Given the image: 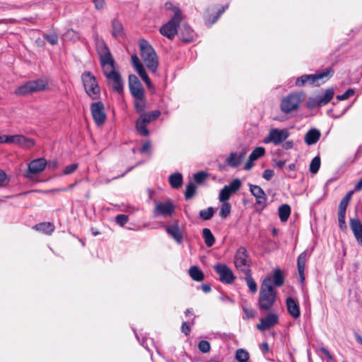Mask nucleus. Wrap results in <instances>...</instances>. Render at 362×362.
<instances>
[{"label": "nucleus", "instance_id": "nucleus-11", "mask_svg": "<svg viewBox=\"0 0 362 362\" xmlns=\"http://www.w3.org/2000/svg\"><path fill=\"white\" fill-rule=\"evenodd\" d=\"M47 165V160L43 158H37L33 160L28 166V170L24 174L26 178L32 179L35 175L44 170Z\"/></svg>", "mask_w": 362, "mask_h": 362}, {"label": "nucleus", "instance_id": "nucleus-13", "mask_svg": "<svg viewBox=\"0 0 362 362\" xmlns=\"http://www.w3.org/2000/svg\"><path fill=\"white\" fill-rule=\"evenodd\" d=\"M214 271L219 275V280L227 284H232L235 276L231 269L225 264H217L214 267Z\"/></svg>", "mask_w": 362, "mask_h": 362}, {"label": "nucleus", "instance_id": "nucleus-15", "mask_svg": "<svg viewBox=\"0 0 362 362\" xmlns=\"http://www.w3.org/2000/svg\"><path fill=\"white\" fill-rule=\"evenodd\" d=\"M250 192L255 197V204L260 206L262 209L267 206V197L263 189L257 185H249Z\"/></svg>", "mask_w": 362, "mask_h": 362}, {"label": "nucleus", "instance_id": "nucleus-37", "mask_svg": "<svg viewBox=\"0 0 362 362\" xmlns=\"http://www.w3.org/2000/svg\"><path fill=\"white\" fill-rule=\"evenodd\" d=\"M284 282V276L280 269H275L273 274L274 285L278 287L281 286Z\"/></svg>", "mask_w": 362, "mask_h": 362}, {"label": "nucleus", "instance_id": "nucleus-22", "mask_svg": "<svg viewBox=\"0 0 362 362\" xmlns=\"http://www.w3.org/2000/svg\"><path fill=\"white\" fill-rule=\"evenodd\" d=\"M308 254L306 251H303L301 252L297 259V267H298V272L299 275V279L301 283H303L305 280V264L308 259Z\"/></svg>", "mask_w": 362, "mask_h": 362}, {"label": "nucleus", "instance_id": "nucleus-38", "mask_svg": "<svg viewBox=\"0 0 362 362\" xmlns=\"http://www.w3.org/2000/svg\"><path fill=\"white\" fill-rule=\"evenodd\" d=\"M334 93L333 89H327L323 95H318L320 98V103H321L322 106L329 103L333 98Z\"/></svg>", "mask_w": 362, "mask_h": 362}, {"label": "nucleus", "instance_id": "nucleus-64", "mask_svg": "<svg viewBox=\"0 0 362 362\" xmlns=\"http://www.w3.org/2000/svg\"><path fill=\"white\" fill-rule=\"evenodd\" d=\"M142 80L146 83V84L147 85L148 87H151V80L149 78V77L148 76L147 74L145 73L144 75H142L141 76H140Z\"/></svg>", "mask_w": 362, "mask_h": 362}, {"label": "nucleus", "instance_id": "nucleus-41", "mask_svg": "<svg viewBox=\"0 0 362 362\" xmlns=\"http://www.w3.org/2000/svg\"><path fill=\"white\" fill-rule=\"evenodd\" d=\"M235 358L238 362H247L249 359V353L243 349L236 351Z\"/></svg>", "mask_w": 362, "mask_h": 362}, {"label": "nucleus", "instance_id": "nucleus-7", "mask_svg": "<svg viewBox=\"0 0 362 362\" xmlns=\"http://www.w3.org/2000/svg\"><path fill=\"white\" fill-rule=\"evenodd\" d=\"M182 21V14L179 9L175 11L173 17L160 28V33L168 39H173L177 33Z\"/></svg>", "mask_w": 362, "mask_h": 362}, {"label": "nucleus", "instance_id": "nucleus-62", "mask_svg": "<svg viewBox=\"0 0 362 362\" xmlns=\"http://www.w3.org/2000/svg\"><path fill=\"white\" fill-rule=\"evenodd\" d=\"M132 63L134 68L142 65V64L141 63V62L139 60V57L136 54H133L132 56Z\"/></svg>", "mask_w": 362, "mask_h": 362}, {"label": "nucleus", "instance_id": "nucleus-14", "mask_svg": "<svg viewBox=\"0 0 362 362\" xmlns=\"http://www.w3.org/2000/svg\"><path fill=\"white\" fill-rule=\"evenodd\" d=\"M103 72L107 79L113 82V90L118 93H122L123 91V81L120 74L115 70V67Z\"/></svg>", "mask_w": 362, "mask_h": 362}, {"label": "nucleus", "instance_id": "nucleus-54", "mask_svg": "<svg viewBox=\"0 0 362 362\" xmlns=\"http://www.w3.org/2000/svg\"><path fill=\"white\" fill-rule=\"evenodd\" d=\"M345 218H346V214L338 213L339 226L341 230L346 229V224Z\"/></svg>", "mask_w": 362, "mask_h": 362}, {"label": "nucleus", "instance_id": "nucleus-27", "mask_svg": "<svg viewBox=\"0 0 362 362\" xmlns=\"http://www.w3.org/2000/svg\"><path fill=\"white\" fill-rule=\"evenodd\" d=\"M134 106L135 111L138 114H141L145 112L146 108V100L145 94L134 97Z\"/></svg>", "mask_w": 362, "mask_h": 362}, {"label": "nucleus", "instance_id": "nucleus-32", "mask_svg": "<svg viewBox=\"0 0 362 362\" xmlns=\"http://www.w3.org/2000/svg\"><path fill=\"white\" fill-rule=\"evenodd\" d=\"M182 182L183 177L180 173H173L169 177L170 185L173 189H179L182 185Z\"/></svg>", "mask_w": 362, "mask_h": 362}, {"label": "nucleus", "instance_id": "nucleus-63", "mask_svg": "<svg viewBox=\"0 0 362 362\" xmlns=\"http://www.w3.org/2000/svg\"><path fill=\"white\" fill-rule=\"evenodd\" d=\"M150 148H151V142L146 141L142 145L140 151H141V153H147L148 151V150L150 149Z\"/></svg>", "mask_w": 362, "mask_h": 362}, {"label": "nucleus", "instance_id": "nucleus-16", "mask_svg": "<svg viewBox=\"0 0 362 362\" xmlns=\"http://www.w3.org/2000/svg\"><path fill=\"white\" fill-rule=\"evenodd\" d=\"M332 72V68H327L324 71L317 73L315 74H306L305 75V78L307 80V84L312 85L314 86H318L320 85V81H322V83H324V79H328L330 76L331 73Z\"/></svg>", "mask_w": 362, "mask_h": 362}, {"label": "nucleus", "instance_id": "nucleus-61", "mask_svg": "<svg viewBox=\"0 0 362 362\" xmlns=\"http://www.w3.org/2000/svg\"><path fill=\"white\" fill-rule=\"evenodd\" d=\"M182 332L186 335L188 336L190 333V327L187 322H183L182 324Z\"/></svg>", "mask_w": 362, "mask_h": 362}, {"label": "nucleus", "instance_id": "nucleus-31", "mask_svg": "<svg viewBox=\"0 0 362 362\" xmlns=\"http://www.w3.org/2000/svg\"><path fill=\"white\" fill-rule=\"evenodd\" d=\"M160 110H153L148 112H144L143 113L139 115V118L143 120L142 122H145L147 124L150 122L158 119L160 115Z\"/></svg>", "mask_w": 362, "mask_h": 362}, {"label": "nucleus", "instance_id": "nucleus-35", "mask_svg": "<svg viewBox=\"0 0 362 362\" xmlns=\"http://www.w3.org/2000/svg\"><path fill=\"white\" fill-rule=\"evenodd\" d=\"M189 274L191 278L197 281H201L204 279V275L202 270L198 267L192 266L189 268Z\"/></svg>", "mask_w": 362, "mask_h": 362}, {"label": "nucleus", "instance_id": "nucleus-40", "mask_svg": "<svg viewBox=\"0 0 362 362\" xmlns=\"http://www.w3.org/2000/svg\"><path fill=\"white\" fill-rule=\"evenodd\" d=\"M214 212L215 211H214V208L210 206L206 209L201 210L199 211V216L202 220L208 221V220H210L213 217Z\"/></svg>", "mask_w": 362, "mask_h": 362}, {"label": "nucleus", "instance_id": "nucleus-45", "mask_svg": "<svg viewBox=\"0 0 362 362\" xmlns=\"http://www.w3.org/2000/svg\"><path fill=\"white\" fill-rule=\"evenodd\" d=\"M229 191L233 194L235 193L241 187V182L239 179L232 180L228 185H226Z\"/></svg>", "mask_w": 362, "mask_h": 362}, {"label": "nucleus", "instance_id": "nucleus-39", "mask_svg": "<svg viewBox=\"0 0 362 362\" xmlns=\"http://www.w3.org/2000/svg\"><path fill=\"white\" fill-rule=\"evenodd\" d=\"M244 274H245V279L250 291L252 293H256L257 291V285L253 279L250 272Z\"/></svg>", "mask_w": 362, "mask_h": 362}, {"label": "nucleus", "instance_id": "nucleus-4", "mask_svg": "<svg viewBox=\"0 0 362 362\" xmlns=\"http://www.w3.org/2000/svg\"><path fill=\"white\" fill-rule=\"evenodd\" d=\"M48 83V80L42 78L28 81L24 84L18 86L14 90V94L17 96H23L36 92L44 91L47 89Z\"/></svg>", "mask_w": 362, "mask_h": 362}, {"label": "nucleus", "instance_id": "nucleus-26", "mask_svg": "<svg viewBox=\"0 0 362 362\" xmlns=\"http://www.w3.org/2000/svg\"><path fill=\"white\" fill-rule=\"evenodd\" d=\"M321 136L320 132L317 129H310L305 135V142L308 145H313L316 144Z\"/></svg>", "mask_w": 362, "mask_h": 362}, {"label": "nucleus", "instance_id": "nucleus-58", "mask_svg": "<svg viewBox=\"0 0 362 362\" xmlns=\"http://www.w3.org/2000/svg\"><path fill=\"white\" fill-rule=\"evenodd\" d=\"M97 10H102L105 6V0H92Z\"/></svg>", "mask_w": 362, "mask_h": 362}, {"label": "nucleus", "instance_id": "nucleus-42", "mask_svg": "<svg viewBox=\"0 0 362 362\" xmlns=\"http://www.w3.org/2000/svg\"><path fill=\"white\" fill-rule=\"evenodd\" d=\"M197 192V187L194 185V183L190 182L187 186H186V190L185 192V197L186 199H191Z\"/></svg>", "mask_w": 362, "mask_h": 362}, {"label": "nucleus", "instance_id": "nucleus-47", "mask_svg": "<svg viewBox=\"0 0 362 362\" xmlns=\"http://www.w3.org/2000/svg\"><path fill=\"white\" fill-rule=\"evenodd\" d=\"M307 106L310 109H313L316 107H322V105L320 103L319 96L310 98L307 102Z\"/></svg>", "mask_w": 362, "mask_h": 362}, {"label": "nucleus", "instance_id": "nucleus-28", "mask_svg": "<svg viewBox=\"0 0 362 362\" xmlns=\"http://www.w3.org/2000/svg\"><path fill=\"white\" fill-rule=\"evenodd\" d=\"M194 30L188 25H184L180 30V39L182 42H190L193 41Z\"/></svg>", "mask_w": 362, "mask_h": 362}, {"label": "nucleus", "instance_id": "nucleus-43", "mask_svg": "<svg viewBox=\"0 0 362 362\" xmlns=\"http://www.w3.org/2000/svg\"><path fill=\"white\" fill-rule=\"evenodd\" d=\"M231 206L228 202H223L219 215L222 218H226L230 213Z\"/></svg>", "mask_w": 362, "mask_h": 362}, {"label": "nucleus", "instance_id": "nucleus-5", "mask_svg": "<svg viewBox=\"0 0 362 362\" xmlns=\"http://www.w3.org/2000/svg\"><path fill=\"white\" fill-rule=\"evenodd\" d=\"M81 81L86 94L92 100H98L100 97V88L95 76L90 71H84L81 74Z\"/></svg>", "mask_w": 362, "mask_h": 362}, {"label": "nucleus", "instance_id": "nucleus-30", "mask_svg": "<svg viewBox=\"0 0 362 362\" xmlns=\"http://www.w3.org/2000/svg\"><path fill=\"white\" fill-rule=\"evenodd\" d=\"M112 35L116 38L124 35V28L122 23L117 18H114L112 21Z\"/></svg>", "mask_w": 362, "mask_h": 362}, {"label": "nucleus", "instance_id": "nucleus-18", "mask_svg": "<svg viewBox=\"0 0 362 362\" xmlns=\"http://www.w3.org/2000/svg\"><path fill=\"white\" fill-rule=\"evenodd\" d=\"M129 88L133 98L145 94L142 84L134 74L129 76Z\"/></svg>", "mask_w": 362, "mask_h": 362}, {"label": "nucleus", "instance_id": "nucleus-33", "mask_svg": "<svg viewBox=\"0 0 362 362\" xmlns=\"http://www.w3.org/2000/svg\"><path fill=\"white\" fill-rule=\"evenodd\" d=\"M278 212L281 221L285 222L290 216L291 207L287 204H282L279 207Z\"/></svg>", "mask_w": 362, "mask_h": 362}, {"label": "nucleus", "instance_id": "nucleus-59", "mask_svg": "<svg viewBox=\"0 0 362 362\" xmlns=\"http://www.w3.org/2000/svg\"><path fill=\"white\" fill-rule=\"evenodd\" d=\"M7 179V175L6 173L0 170V188L4 187L6 185V181Z\"/></svg>", "mask_w": 362, "mask_h": 362}, {"label": "nucleus", "instance_id": "nucleus-60", "mask_svg": "<svg viewBox=\"0 0 362 362\" xmlns=\"http://www.w3.org/2000/svg\"><path fill=\"white\" fill-rule=\"evenodd\" d=\"M307 78L308 77H305V75H303L300 77H298L296 79V85L297 86H300V87L305 86V84H307V80L305 79Z\"/></svg>", "mask_w": 362, "mask_h": 362}, {"label": "nucleus", "instance_id": "nucleus-56", "mask_svg": "<svg viewBox=\"0 0 362 362\" xmlns=\"http://www.w3.org/2000/svg\"><path fill=\"white\" fill-rule=\"evenodd\" d=\"M349 203V202L341 199L339 205L338 213L346 214Z\"/></svg>", "mask_w": 362, "mask_h": 362}, {"label": "nucleus", "instance_id": "nucleus-25", "mask_svg": "<svg viewBox=\"0 0 362 362\" xmlns=\"http://www.w3.org/2000/svg\"><path fill=\"white\" fill-rule=\"evenodd\" d=\"M165 229L167 233L170 235L176 242L178 243H182V234L179 226L177 223L170 226H165Z\"/></svg>", "mask_w": 362, "mask_h": 362}, {"label": "nucleus", "instance_id": "nucleus-34", "mask_svg": "<svg viewBox=\"0 0 362 362\" xmlns=\"http://www.w3.org/2000/svg\"><path fill=\"white\" fill-rule=\"evenodd\" d=\"M202 236L207 247H210L214 245L215 238L210 229L207 228H204L202 230Z\"/></svg>", "mask_w": 362, "mask_h": 362}, {"label": "nucleus", "instance_id": "nucleus-55", "mask_svg": "<svg viewBox=\"0 0 362 362\" xmlns=\"http://www.w3.org/2000/svg\"><path fill=\"white\" fill-rule=\"evenodd\" d=\"M78 167V165L77 163H72L71 165H69L66 166L64 169V174L70 175L75 172L77 170Z\"/></svg>", "mask_w": 362, "mask_h": 362}, {"label": "nucleus", "instance_id": "nucleus-19", "mask_svg": "<svg viewBox=\"0 0 362 362\" xmlns=\"http://www.w3.org/2000/svg\"><path fill=\"white\" fill-rule=\"evenodd\" d=\"M175 210L173 204L168 201L157 204L155 209L156 216H170Z\"/></svg>", "mask_w": 362, "mask_h": 362}, {"label": "nucleus", "instance_id": "nucleus-1", "mask_svg": "<svg viewBox=\"0 0 362 362\" xmlns=\"http://www.w3.org/2000/svg\"><path fill=\"white\" fill-rule=\"evenodd\" d=\"M276 292L270 277H266L262 284L259 296V306L263 310H270L274 304Z\"/></svg>", "mask_w": 362, "mask_h": 362}, {"label": "nucleus", "instance_id": "nucleus-57", "mask_svg": "<svg viewBox=\"0 0 362 362\" xmlns=\"http://www.w3.org/2000/svg\"><path fill=\"white\" fill-rule=\"evenodd\" d=\"M274 175V173L272 170L270 169H266L262 174L263 178H264L266 180H270Z\"/></svg>", "mask_w": 362, "mask_h": 362}, {"label": "nucleus", "instance_id": "nucleus-44", "mask_svg": "<svg viewBox=\"0 0 362 362\" xmlns=\"http://www.w3.org/2000/svg\"><path fill=\"white\" fill-rule=\"evenodd\" d=\"M320 167V158L319 156H315L310 164V171L315 174L318 172Z\"/></svg>", "mask_w": 362, "mask_h": 362}, {"label": "nucleus", "instance_id": "nucleus-53", "mask_svg": "<svg viewBox=\"0 0 362 362\" xmlns=\"http://www.w3.org/2000/svg\"><path fill=\"white\" fill-rule=\"evenodd\" d=\"M115 221L117 224L122 226L127 223L128 216L125 214H118L115 217Z\"/></svg>", "mask_w": 362, "mask_h": 362}, {"label": "nucleus", "instance_id": "nucleus-20", "mask_svg": "<svg viewBox=\"0 0 362 362\" xmlns=\"http://www.w3.org/2000/svg\"><path fill=\"white\" fill-rule=\"evenodd\" d=\"M286 305L288 314L294 319H297L300 315V305L297 300L292 297H287L286 299Z\"/></svg>", "mask_w": 362, "mask_h": 362}, {"label": "nucleus", "instance_id": "nucleus-3", "mask_svg": "<svg viewBox=\"0 0 362 362\" xmlns=\"http://www.w3.org/2000/svg\"><path fill=\"white\" fill-rule=\"evenodd\" d=\"M305 98L303 92H291L283 97L281 100L279 107L281 111L286 114H290L297 111Z\"/></svg>", "mask_w": 362, "mask_h": 362}, {"label": "nucleus", "instance_id": "nucleus-23", "mask_svg": "<svg viewBox=\"0 0 362 362\" xmlns=\"http://www.w3.org/2000/svg\"><path fill=\"white\" fill-rule=\"evenodd\" d=\"M265 154V149L264 147L255 148L249 156V159L245 165L244 169L246 170H250L254 165V161L258 158L264 156Z\"/></svg>", "mask_w": 362, "mask_h": 362}, {"label": "nucleus", "instance_id": "nucleus-24", "mask_svg": "<svg viewBox=\"0 0 362 362\" xmlns=\"http://www.w3.org/2000/svg\"><path fill=\"white\" fill-rule=\"evenodd\" d=\"M350 227L357 242L362 245V223L358 218H351Z\"/></svg>", "mask_w": 362, "mask_h": 362}, {"label": "nucleus", "instance_id": "nucleus-51", "mask_svg": "<svg viewBox=\"0 0 362 362\" xmlns=\"http://www.w3.org/2000/svg\"><path fill=\"white\" fill-rule=\"evenodd\" d=\"M44 38L52 45H57L58 42V36L56 33L45 35Z\"/></svg>", "mask_w": 362, "mask_h": 362}, {"label": "nucleus", "instance_id": "nucleus-2", "mask_svg": "<svg viewBox=\"0 0 362 362\" xmlns=\"http://www.w3.org/2000/svg\"><path fill=\"white\" fill-rule=\"evenodd\" d=\"M139 45L140 54L146 66L151 73L155 74L158 66V56L155 49L149 42L144 39L140 40Z\"/></svg>", "mask_w": 362, "mask_h": 362}, {"label": "nucleus", "instance_id": "nucleus-12", "mask_svg": "<svg viewBox=\"0 0 362 362\" xmlns=\"http://www.w3.org/2000/svg\"><path fill=\"white\" fill-rule=\"evenodd\" d=\"M5 141L6 144H14L21 148L26 149L31 148L35 144L33 139L26 137L22 134L8 135V138H6Z\"/></svg>", "mask_w": 362, "mask_h": 362}, {"label": "nucleus", "instance_id": "nucleus-8", "mask_svg": "<svg viewBox=\"0 0 362 362\" xmlns=\"http://www.w3.org/2000/svg\"><path fill=\"white\" fill-rule=\"evenodd\" d=\"M234 264L236 269L243 273L251 272V259L250 258L249 253L245 247H240L237 250L235 254Z\"/></svg>", "mask_w": 362, "mask_h": 362}, {"label": "nucleus", "instance_id": "nucleus-21", "mask_svg": "<svg viewBox=\"0 0 362 362\" xmlns=\"http://www.w3.org/2000/svg\"><path fill=\"white\" fill-rule=\"evenodd\" d=\"M246 151L243 149L239 153L236 152H232L226 159L227 164L232 168L238 167L246 156Z\"/></svg>", "mask_w": 362, "mask_h": 362}, {"label": "nucleus", "instance_id": "nucleus-52", "mask_svg": "<svg viewBox=\"0 0 362 362\" xmlns=\"http://www.w3.org/2000/svg\"><path fill=\"white\" fill-rule=\"evenodd\" d=\"M354 94V90L352 88H349L343 94L338 95L337 96V98L339 100H344L348 99L351 96H352Z\"/></svg>", "mask_w": 362, "mask_h": 362}, {"label": "nucleus", "instance_id": "nucleus-29", "mask_svg": "<svg viewBox=\"0 0 362 362\" xmlns=\"http://www.w3.org/2000/svg\"><path fill=\"white\" fill-rule=\"evenodd\" d=\"M33 228L47 235H51L54 230V226L50 222H43L35 224Z\"/></svg>", "mask_w": 362, "mask_h": 362}, {"label": "nucleus", "instance_id": "nucleus-17", "mask_svg": "<svg viewBox=\"0 0 362 362\" xmlns=\"http://www.w3.org/2000/svg\"><path fill=\"white\" fill-rule=\"evenodd\" d=\"M279 323V317L275 313H270L264 318L260 319V322L257 325V329L264 332L275 326Z\"/></svg>", "mask_w": 362, "mask_h": 362}, {"label": "nucleus", "instance_id": "nucleus-36", "mask_svg": "<svg viewBox=\"0 0 362 362\" xmlns=\"http://www.w3.org/2000/svg\"><path fill=\"white\" fill-rule=\"evenodd\" d=\"M143 120L139 117L136 121V129L138 133L143 136H147L149 134V131L147 128V124L142 122Z\"/></svg>", "mask_w": 362, "mask_h": 362}, {"label": "nucleus", "instance_id": "nucleus-6", "mask_svg": "<svg viewBox=\"0 0 362 362\" xmlns=\"http://www.w3.org/2000/svg\"><path fill=\"white\" fill-rule=\"evenodd\" d=\"M95 46L103 71L114 68L115 60L105 42L103 40H98Z\"/></svg>", "mask_w": 362, "mask_h": 362}, {"label": "nucleus", "instance_id": "nucleus-48", "mask_svg": "<svg viewBox=\"0 0 362 362\" xmlns=\"http://www.w3.org/2000/svg\"><path fill=\"white\" fill-rule=\"evenodd\" d=\"M208 174L204 171H200L194 175V180L197 184H202L207 178Z\"/></svg>", "mask_w": 362, "mask_h": 362}, {"label": "nucleus", "instance_id": "nucleus-46", "mask_svg": "<svg viewBox=\"0 0 362 362\" xmlns=\"http://www.w3.org/2000/svg\"><path fill=\"white\" fill-rule=\"evenodd\" d=\"M231 192L229 191L228 187L226 186L223 187V188L221 190L218 196L219 201L221 202H227V201L229 199Z\"/></svg>", "mask_w": 362, "mask_h": 362}, {"label": "nucleus", "instance_id": "nucleus-10", "mask_svg": "<svg viewBox=\"0 0 362 362\" xmlns=\"http://www.w3.org/2000/svg\"><path fill=\"white\" fill-rule=\"evenodd\" d=\"M290 135L288 129H272L267 136L264 139L265 144L272 143L277 146L286 141Z\"/></svg>", "mask_w": 362, "mask_h": 362}, {"label": "nucleus", "instance_id": "nucleus-49", "mask_svg": "<svg viewBox=\"0 0 362 362\" xmlns=\"http://www.w3.org/2000/svg\"><path fill=\"white\" fill-rule=\"evenodd\" d=\"M199 350L202 353H207L210 351V344L208 341L202 340L198 344Z\"/></svg>", "mask_w": 362, "mask_h": 362}, {"label": "nucleus", "instance_id": "nucleus-50", "mask_svg": "<svg viewBox=\"0 0 362 362\" xmlns=\"http://www.w3.org/2000/svg\"><path fill=\"white\" fill-rule=\"evenodd\" d=\"M243 310L245 313V316L243 317L244 320L252 319L255 317V311L251 308L243 307Z\"/></svg>", "mask_w": 362, "mask_h": 362}, {"label": "nucleus", "instance_id": "nucleus-9", "mask_svg": "<svg viewBox=\"0 0 362 362\" xmlns=\"http://www.w3.org/2000/svg\"><path fill=\"white\" fill-rule=\"evenodd\" d=\"M90 109L95 124L98 127L103 125L107 118L103 103L100 101L93 103Z\"/></svg>", "mask_w": 362, "mask_h": 362}]
</instances>
